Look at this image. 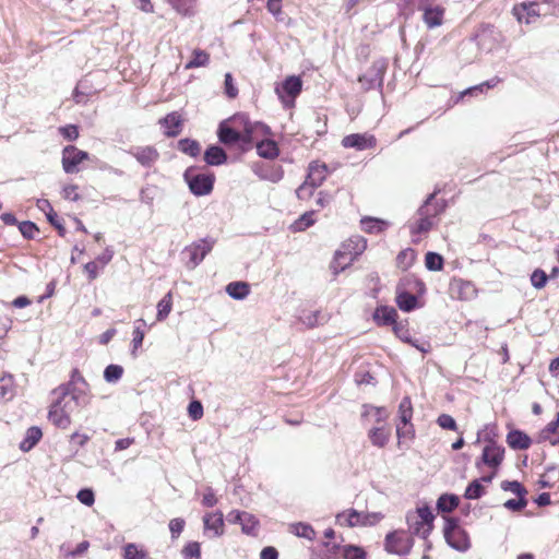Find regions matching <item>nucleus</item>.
<instances>
[{
	"label": "nucleus",
	"instance_id": "obj_1",
	"mask_svg": "<svg viewBox=\"0 0 559 559\" xmlns=\"http://www.w3.org/2000/svg\"><path fill=\"white\" fill-rule=\"evenodd\" d=\"M90 386L79 371H74L70 382L52 391V403L48 412L49 421L60 429H68L71 415L91 403Z\"/></svg>",
	"mask_w": 559,
	"mask_h": 559
},
{
	"label": "nucleus",
	"instance_id": "obj_2",
	"mask_svg": "<svg viewBox=\"0 0 559 559\" xmlns=\"http://www.w3.org/2000/svg\"><path fill=\"white\" fill-rule=\"evenodd\" d=\"M444 210L442 200H437L435 194H430L424 204L417 210L414 216L408 221L412 241L417 243L439 223V215Z\"/></svg>",
	"mask_w": 559,
	"mask_h": 559
},
{
	"label": "nucleus",
	"instance_id": "obj_3",
	"mask_svg": "<svg viewBox=\"0 0 559 559\" xmlns=\"http://www.w3.org/2000/svg\"><path fill=\"white\" fill-rule=\"evenodd\" d=\"M367 248V240L361 236H353L342 243L334 254L331 269L338 274L348 267Z\"/></svg>",
	"mask_w": 559,
	"mask_h": 559
},
{
	"label": "nucleus",
	"instance_id": "obj_4",
	"mask_svg": "<svg viewBox=\"0 0 559 559\" xmlns=\"http://www.w3.org/2000/svg\"><path fill=\"white\" fill-rule=\"evenodd\" d=\"M425 293V284L414 275L403 277L396 287L395 301L399 308L405 312H409L417 308V296Z\"/></svg>",
	"mask_w": 559,
	"mask_h": 559
},
{
	"label": "nucleus",
	"instance_id": "obj_5",
	"mask_svg": "<svg viewBox=\"0 0 559 559\" xmlns=\"http://www.w3.org/2000/svg\"><path fill=\"white\" fill-rule=\"evenodd\" d=\"M435 516L429 507L424 506L406 514L408 530L413 535L426 539L432 531Z\"/></svg>",
	"mask_w": 559,
	"mask_h": 559
},
{
	"label": "nucleus",
	"instance_id": "obj_6",
	"mask_svg": "<svg viewBox=\"0 0 559 559\" xmlns=\"http://www.w3.org/2000/svg\"><path fill=\"white\" fill-rule=\"evenodd\" d=\"M183 178L190 191L197 197L207 195L213 190L214 175L200 171L197 167L187 168Z\"/></svg>",
	"mask_w": 559,
	"mask_h": 559
},
{
	"label": "nucleus",
	"instance_id": "obj_7",
	"mask_svg": "<svg viewBox=\"0 0 559 559\" xmlns=\"http://www.w3.org/2000/svg\"><path fill=\"white\" fill-rule=\"evenodd\" d=\"M444 538L448 545L461 552L471 548V540L467 532L459 524L456 519H447L443 528Z\"/></svg>",
	"mask_w": 559,
	"mask_h": 559
},
{
	"label": "nucleus",
	"instance_id": "obj_8",
	"mask_svg": "<svg viewBox=\"0 0 559 559\" xmlns=\"http://www.w3.org/2000/svg\"><path fill=\"white\" fill-rule=\"evenodd\" d=\"M302 90V81L300 76H287L281 84L275 86V93L282 102L283 106L290 108L295 105L296 97Z\"/></svg>",
	"mask_w": 559,
	"mask_h": 559
},
{
	"label": "nucleus",
	"instance_id": "obj_9",
	"mask_svg": "<svg viewBox=\"0 0 559 559\" xmlns=\"http://www.w3.org/2000/svg\"><path fill=\"white\" fill-rule=\"evenodd\" d=\"M414 539L404 531H394L385 536L384 547L388 552L403 556L411 552Z\"/></svg>",
	"mask_w": 559,
	"mask_h": 559
},
{
	"label": "nucleus",
	"instance_id": "obj_10",
	"mask_svg": "<svg viewBox=\"0 0 559 559\" xmlns=\"http://www.w3.org/2000/svg\"><path fill=\"white\" fill-rule=\"evenodd\" d=\"M213 245L214 242L211 239H200L187 246L182 251V254L188 258L187 266L189 269L197 267L212 250Z\"/></svg>",
	"mask_w": 559,
	"mask_h": 559
},
{
	"label": "nucleus",
	"instance_id": "obj_11",
	"mask_svg": "<svg viewBox=\"0 0 559 559\" xmlns=\"http://www.w3.org/2000/svg\"><path fill=\"white\" fill-rule=\"evenodd\" d=\"M416 5L423 12V20L428 28L443 24L445 9L440 4H431L429 0H416Z\"/></svg>",
	"mask_w": 559,
	"mask_h": 559
},
{
	"label": "nucleus",
	"instance_id": "obj_12",
	"mask_svg": "<svg viewBox=\"0 0 559 559\" xmlns=\"http://www.w3.org/2000/svg\"><path fill=\"white\" fill-rule=\"evenodd\" d=\"M90 159L87 152L73 145H68L62 150V168L67 174H76L80 171V165Z\"/></svg>",
	"mask_w": 559,
	"mask_h": 559
},
{
	"label": "nucleus",
	"instance_id": "obj_13",
	"mask_svg": "<svg viewBox=\"0 0 559 559\" xmlns=\"http://www.w3.org/2000/svg\"><path fill=\"white\" fill-rule=\"evenodd\" d=\"M504 457V448L493 440H488L487 444L483 449L479 461L476 462V466L485 464L490 468L497 469L502 463Z\"/></svg>",
	"mask_w": 559,
	"mask_h": 559
},
{
	"label": "nucleus",
	"instance_id": "obj_14",
	"mask_svg": "<svg viewBox=\"0 0 559 559\" xmlns=\"http://www.w3.org/2000/svg\"><path fill=\"white\" fill-rule=\"evenodd\" d=\"M237 116L233 117L229 120L223 121L219 124L218 139L224 144L231 145L239 141L243 142L245 130L242 132L239 130V128L242 127V122L238 121L234 123L233 120Z\"/></svg>",
	"mask_w": 559,
	"mask_h": 559
},
{
	"label": "nucleus",
	"instance_id": "obj_15",
	"mask_svg": "<svg viewBox=\"0 0 559 559\" xmlns=\"http://www.w3.org/2000/svg\"><path fill=\"white\" fill-rule=\"evenodd\" d=\"M384 72L385 66L383 63H373L362 75L359 76L358 81L365 91L381 87Z\"/></svg>",
	"mask_w": 559,
	"mask_h": 559
},
{
	"label": "nucleus",
	"instance_id": "obj_16",
	"mask_svg": "<svg viewBox=\"0 0 559 559\" xmlns=\"http://www.w3.org/2000/svg\"><path fill=\"white\" fill-rule=\"evenodd\" d=\"M233 121L234 123L242 122L245 129L243 142H251L257 140L258 135H269L271 133L269 126L259 121L251 122L245 115H238Z\"/></svg>",
	"mask_w": 559,
	"mask_h": 559
},
{
	"label": "nucleus",
	"instance_id": "obj_17",
	"mask_svg": "<svg viewBox=\"0 0 559 559\" xmlns=\"http://www.w3.org/2000/svg\"><path fill=\"white\" fill-rule=\"evenodd\" d=\"M377 144L374 135L370 133H353L343 138L342 145L346 148L365 151L373 148Z\"/></svg>",
	"mask_w": 559,
	"mask_h": 559
},
{
	"label": "nucleus",
	"instance_id": "obj_18",
	"mask_svg": "<svg viewBox=\"0 0 559 559\" xmlns=\"http://www.w3.org/2000/svg\"><path fill=\"white\" fill-rule=\"evenodd\" d=\"M204 533L210 537H219L224 533V516L221 511L210 512L203 516Z\"/></svg>",
	"mask_w": 559,
	"mask_h": 559
},
{
	"label": "nucleus",
	"instance_id": "obj_19",
	"mask_svg": "<svg viewBox=\"0 0 559 559\" xmlns=\"http://www.w3.org/2000/svg\"><path fill=\"white\" fill-rule=\"evenodd\" d=\"M513 14L520 23L531 24L539 17L540 13L538 10L537 2L521 3L514 5Z\"/></svg>",
	"mask_w": 559,
	"mask_h": 559
},
{
	"label": "nucleus",
	"instance_id": "obj_20",
	"mask_svg": "<svg viewBox=\"0 0 559 559\" xmlns=\"http://www.w3.org/2000/svg\"><path fill=\"white\" fill-rule=\"evenodd\" d=\"M143 167H152L158 159L159 154L153 146H136L129 151Z\"/></svg>",
	"mask_w": 559,
	"mask_h": 559
},
{
	"label": "nucleus",
	"instance_id": "obj_21",
	"mask_svg": "<svg viewBox=\"0 0 559 559\" xmlns=\"http://www.w3.org/2000/svg\"><path fill=\"white\" fill-rule=\"evenodd\" d=\"M253 173L262 180L278 182L283 178V169L281 166L270 164H255L252 166Z\"/></svg>",
	"mask_w": 559,
	"mask_h": 559
},
{
	"label": "nucleus",
	"instance_id": "obj_22",
	"mask_svg": "<svg viewBox=\"0 0 559 559\" xmlns=\"http://www.w3.org/2000/svg\"><path fill=\"white\" fill-rule=\"evenodd\" d=\"M450 290L453 297L463 300L472 299L476 296L475 286L471 282L461 278H454L451 282Z\"/></svg>",
	"mask_w": 559,
	"mask_h": 559
},
{
	"label": "nucleus",
	"instance_id": "obj_23",
	"mask_svg": "<svg viewBox=\"0 0 559 559\" xmlns=\"http://www.w3.org/2000/svg\"><path fill=\"white\" fill-rule=\"evenodd\" d=\"M368 438L372 445L384 448L391 438V428L388 425L373 426L368 431Z\"/></svg>",
	"mask_w": 559,
	"mask_h": 559
},
{
	"label": "nucleus",
	"instance_id": "obj_24",
	"mask_svg": "<svg viewBox=\"0 0 559 559\" xmlns=\"http://www.w3.org/2000/svg\"><path fill=\"white\" fill-rule=\"evenodd\" d=\"M159 123L167 136H176L181 132L182 118L178 112L174 111L160 119Z\"/></svg>",
	"mask_w": 559,
	"mask_h": 559
},
{
	"label": "nucleus",
	"instance_id": "obj_25",
	"mask_svg": "<svg viewBox=\"0 0 559 559\" xmlns=\"http://www.w3.org/2000/svg\"><path fill=\"white\" fill-rule=\"evenodd\" d=\"M362 417L376 426L386 425L389 412L384 407L364 405Z\"/></svg>",
	"mask_w": 559,
	"mask_h": 559
},
{
	"label": "nucleus",
	"instance_id": "obj_26",
	"mask_svg": "<svg viewBox=\"0 0 559 559\" xmlns=\"http://www.w3.org/2000/svg\"><path fill=\"white\" fill-rule=\"evenodd\" d=\"M324 546L326 547L328 551L332 554H336L337 551H341L344 559H366V554L360 547L356 546H344L340 547L336 544H332L330 542L324 543Z\"/></svg>",
	"mask_w": 559,
	"mask_h": 559
},
{
	"label": "nucleus",
	"instance_id": "obj_27",
	"mask_svg": "<svg viewBox=\"0 0 559 559\" xmlns=\"http://www.w3.org/2000/svg\"><path fill=\"white\" fill-rule=\"evenodd\" d=\"M397 311L393 307L380 306L374 310L373 320L378 325H395Z\"/></svg>",
	"mask_w": 559,
	"mask_h": 559
},
{
	"label": "nucleus",
	"instance_id": "obj_28",
	"mask_svg": "<svg viewBox=\"0 0 559 559\" xmlns=\"http://www.w3.org/2000/svg\"><path fill=\"white\" fill-rule=\"evenodd\" d=\"M507 443L514 450H526L532 444V439L525 432L514 429L507 435Z\"/></svg>",
	"mask_w": 559,
	"mask_h": 559
},
{
	"label": "nucleus",
	"instance_id": "obj_29",
	"mask_svg": "<svg viewBox=\"0 0 559 559\" xmlns=\"http://www.w3.org/2000/svg\"><path fill=\"white\" fill-rule=\"evenodd\" d=\"M328 175V167L325 164H321L319 162H313L309 166V171L307 176L308 183L312 185V187H319Z\"/></svg>",
	"mask_w": 559,
	"mask_h": 559
},
{
	"label": "nucleus",
	"instance_id": "obj_30",
	"mask_svg": "<svg viewBox=\"0 0 559 559\" xmlns=\"http://www.w3.org/2000/svg\"><path fill=\"white\" fill-rule=\"evenodd\" d=\"M361 520L362 512H358L355 509L345 510L336 515V522L342 526H361Z\"/></svg>",
	"mask_w": 559,
	"mask_h": 559
},
{
	"label": "nucleus",
	"instance_id": "obj_31",
	"mask_svg": "<svg viewBox=\"0 0 559 559\" xmlns=\"http://www.w3.org/2000/svg\"><path fill=\"white\" fill-rule=\"evenodd\" d=\"M146 322L144 319H139L134 322L131 342V355L136 357L138 349L142 346L145 336Z\"/></svg>",
	"mask_w": 559,
	"mask_h": 559
},
{
	"label": "nucleus",
	"instance_id": "obj_32",
	"mask_svg": "<svg viewBox=\"0 0 559 559\" xmlns=\"http://www.w3.org/2000/svg\"><path fill=\"white\" fill-rule=\"evenodd\" d=\"M43 432L40 428L33 426L26 430L24 439L20 443V449L23 452L32 450L41 439Z\"/></svg>",
	"mask_w": 559,
	"mask_h": 559
},
{
	"label": "nucleus",
	"instance_id": "obj_33",
	"mask_svg": "<svg viewBox=\"0 0 559 559\" xmlns=\"http://www.w3.org/2000/svg\"><path fill=\"white\" fill-rule=\"evenodd\" d=\"M15 395L14 380L11 374L0 373V401H9Z\"/></svg>",
	"mask_w": 559,
	"mask_h": 559
},
{
	"label": "nucleus",
	"instance_id": "obj_34",
	"mask_svg": "<svg viewBox=\"0 0 559 559\" xmlns=\"http://www.w3.org/2000/svg\"><path fill=\"white\" fill-rule=\"evenodd\" d=\"M204 160L211 166H218L227 160V155L222 147L212 145L205 151Z\"/></svg>",
	"mask_w": 559,
	"mask_h": 559
},
{
	"label": "nucleus",
	"instance_id": "obj_35",
	"mask_svg": "<svg viewBox=\"0 0 559 559\" xmlns=\"http://www.w3.org/2000/svg\"><path fill=\"white\" fill-rule=\"evenodd\" d=\"M226 293L236 300H243L250 293L246 282H231L226 286Z\"/></svg>",
	"mask_w": 559,
	"mask_h": 559
},
{
	"label": "nucleus",
	"instance_id": "obj_36",
	"mask_svg": "<svg viewBox=\"0 0 559 559\" xmlns=\"http://www.w3.org/2000/svg\"><path fill=\"white\" fill-rule=\"evenodd\" d=\"M289 532L298 537L306 538L310 542L316 539L317 533L313 527L304 522L293 523L289 525Z\"/></svg>",
	"mask_w": 559,
	"mask_h": 559
},
{
	"label": "nucleus",
	"instance_id": "obj_37",
	"mask_svg": "<svg viewBox=\"0 0 559 559\" xmlns=\"http://www.w3.org/2000/svg\"><path fill=\"white\" fill-rule=\"evenodd\" d=\"M257 152L263 158L273 159L278 155L280 151L273 140H262L257 144Z\"/></svg>",
	"mask_w": 559,
	"mask_h": 559
},
{
	"label": "nucleus",
	"instance_id": "obj_38",
	"mask_svg": "<svg viewBox=\"0 0 559 559\" xmlns=\"http://www.w3.org/2000/svg\"><path fill=\"white\" fill-rule=\"evenodd\" d=\"M361 228L368 234H380L386 229L389 224L385 221H381L373 217H366L361 219Z\"/></svg>",
	"mask_w": 559,
	"mask_h": 559
},
{
	"label": "nucleus",
	"instance_id": "obj_39",
	"mask_svg": "<svg viewBox=\"0 0 559 559\" xmlns=\"http://www.w3.org/2000/svg\"><path fill=\"white\" fill-rule=\"evenodd\" d=\"M123 559H147V551L135 543H128L122 547Z\"/></svg>",
	"mask_w": 559,
	"mask_h": 559
},
{
	"label": "nucleus",
	"instance_id": "obj_40",
	"mask_svg": "<svg viewBox=\"0 0 559 559\" xmlns=\"http://www.w3.org/2000/svg\"><path fill=\"white\" fill-rule=\"evenodd\" d=\"M210 55L201 49H194L192 51V58L186 63L185 69L190 70L194 68L205 67L209 64Z\"/></svg>",
	"mask_w": 559,
	"mask_h": 559
},
{
	"label": "nucleus",
	"instance_id": "obj_41",
	"mask_svg": "<svg viewBox=\"0 0 559 559\" xmlns=\"http://www.w3.org/2000/svg\"><path fill=\"white\" fill-rule=\"evenodd\" d=\"M316 223V212L309 211L304 213L297 221L290 226L293 231H304Z\"/></svg>",
	"mask_w": 559,
	"mask_h": 559
},
{
	"label": "nucleus",
	"instance_id": "obj_42",
	"mask_svg": "<svg viewBox=\"0 0 559 559\" xmlns=\"http://www.w3.org/2000/svg\"><path fill=\"white\" fill-rule=\"evenodd\" d=\"M460 499L455 495H441L437 501V508L440 512H451L459 506Z\"/></svg>",
	"mask_w": 559,
	"mask_h": 559
},
{
	"label": "nucleus",
	"instance_id": "obj_43",
	"mask_svg": "<svg viewBox=\"0 0 559 559\" xmlns=\"http://www.w3.org/2000/svg\"><path fill=\"white\" fill-rule=\"evenodd\" d=\"M167 3L181 15H191L195 5V0H166Z\"/></svg>",
	"mask_w": 559,
	"mask_h": 559
},
{
	"label": "nucleus",
	"instance_id": "obj_44",
	"mask_svg": "<svg viewBox=\"0 0 559 559\" xmlns=\"http://www.w3.org/2000/svg\"><path fill=\"white\" fill-rule=\"evenodd\" d=\"M173 308L171 293H167L157 304V321H164L170 313Z\"/></svg>",
	"mask_w": 559,
	"mask_h": 559
},
{
	"label": "nucleus",
	"instance_id": "obj_45",
	"mask_svg": "<svg viewBox=\"0 0 559 559\" xmlns=\"http://www.w3.org/2000/svg\"><path fill=\"white\" fill-rule=\"evenodd\" d=\"M413 417V407L409 397H404L399 406V424H409Z\"/></svg>",
	"mask_w": 559,
	"mask_h": 559
},
{
	"label": "nucleus",
	"instance_id": "obj_46",
	"mask_svg": "<svg viewBox=\"0 0 559 559\" xmlns=\"http://www.w3.org/2000/svg\"><path fill=\"white\" fill-rule=\"evenodd\" d=\"M179 150L192 157L198 156L201 153V145L199 142L190 139H182L178 143Z\"/></svg>",
	"mask_w": 559,
	"mask_h": 559
},
{
	"label": "nucleus",
	"instance_id": "obj_47",
	"mask_svg": "<svg viewBox=\"0 0 559 559\" xmlns=\"http://www.w3.org/2000/svg\"><path fill=\"white\" fill-rule=\"evenodd\" d=\"M240 525L245 534L255 535L259 522L252 514L246 512L245 515H242Z\"/></svg>",
	"mask_w": 559,
	"mask_h": 559
},
{
	"label": "nucleus",
	"instance_id": "obj_48",
	"mask_svg": "<svg viewBox=\"0 0 559 559\" xmlns=\"http://www.w3.org/2000/svg\"><path fill=\"white\" fill-rule=\"evenodd\" d=\"M123 374V368L120 365H109L104 370V379L108 383L118 382Z\"/></svg>",
	"mask_w": 559,
	"mask_h": 559
},
{
	"label": "nucleus",
	"instance_id": "obj_49",
	"mask_svg": "<svg viewBox=\"0 0 559 559\" xmlns=\"http://www.w3.org/2000/svg\"><path fill=\"white\" fill-rule=\"evenodd\" d=\"M499 82L500 79L493 78L476 86L469 87L461 94V98H463L466 95H477L478 93H483L485 90L495 87Z\"/></svg>",
	"mask_w": 559,
	"mask_h": 559
},
{
	"label": "nucleus",
	"instance_id": "obj_50",
	"mask_svg": "<svg viewBox=\"0 0 559 559\" xmlns=\"http://www.w3.org/2000/svg\"><path fill=\"white\" fill-rule=\"evenodd\" d=\"M416 252L413 249L401 251L396 258L397 265L403 270L408 269L415 261Z\"/></svg>",
	"mask_w": 559,
	"mask_h": 559
},
{
	"label": "nucleus",
	"instance_id": "obj_51",
	"mask_svg": "<svg viewBox=\"0 0 559 559\" xmlns=\"http://www.w3.org/2000/svg\"><path fill=\"white\" fill-rule=\"evenodd\" d=\"M485 493V488L479 479L473 480L466 488L464 497L466 499H478Z\"/></svg>",
	"mask_w": 559,
	"mask_h": 559
},
{
	"label": "nucleus",
	"instance_id": "obj_52",
	"mask_svg": "<svg viewBox=\"0 0 559 559\" xmlns=\"http://www.w3.org/2000/svg\"><path fill=\"white\" fill-rule=\"evenodd\" d=\"M425 265L429 271H440L443 267V259L438 253L428 252L425 258Z\"/></svg>",
	"mask_w": 559,
	"mask_h": 559
},
{
	"label": "nucleus",
	"instance_id": "obj_53",
	"mask_svg": "<svg viewBox=\"0 0 559 559\" xmlns=\"http://www.w3.org/2000/svg\"><path fill=\"white\" fill-rule=\"evenodd\" d=\"M183 559H201V546L198 542H190L182 548Z\"/></svg>",
	"mask_w": 559,
	"mask_h": 559
},
{
	"label": "nucleus",
	"instance_id": "obj_54",
	"mask_svg": "<svg viewBox=\"0 0 559 559\" xmlns=\"http://www.w3.org/2000/svg\"><path fill=\"white\" fill-rule=\"evenodd\" d=\"M501 488L504 491H510L516 495L518 497H525L527 493V490L516 480H504L501 483Z\"/></svg>",
	"mask_w": 559,
	"mask_h": 559
},
{
	"label": "nucleus",
	"instance_id": "obj_55",
	"mask_svg": "<svg viewBox=\"0 0 559 559\" xmlns=\"http://www.w3.org/2000/svg\"><path fill=\"white\" fill-rule=\"evenodd\" d=\"M384 514L381 512H362L361 526H373L381 522Z\"/></svg>",
	"mask_w": 559,
	"mask_h": 559
},
{
	"label": "nucleus",
	"instance_id": "obj_56",
	"mask_svg": "<svg viewBox=\"0 0 559 559\" xmlns=\"http://www.w3.org/2000/svg\"><path fill=\"white\" fill-rule=\"evenodd\" d=\"M19 229L21 234L27 239H33L38 234L37 226L29 221L22 222L19 226Z\"/></svg>",
	"mask_w": 559,
	"mask_h": 559
},
{
	"label": "nucleus",
	"instance_id": "obj_57",
	"mask_svg": "<svg viewBox=\"0 0 559 559\" xmlns=\"http://www.w3.org/2000/svg\"><path fill=\"white\" fill-rule=\"evenodd\" d=\"M547 280V274L540 269L535 270L531 275V283L537 289L545 287Z\"/></svg>",
	"mask_w": 559,
	"mask_h": 559
},
{
	"label": "nucleus",
	"instance_id": "obj_58",
	"mask_svg": "<svg viewBox=\"0 0 559 559\" xmlns=\"http://www.w3.org/2000/svg\"><path fill=\"white\" fill-rule=\"evenodd\" d=\"M437 424L442 428L447 430L457 431V425L454 418L451 415L448 414H441L437 418Z\"/></svg>",
	"mask_w": 559,
	"mask_h": 559
},
{
	"label": "nucleus",
	"instance_id": "obj_59",
	"mask_svg": "<svg viewBox=\"0 0 559 559\" xmlns=\"http://www.w3.org/2000/svg\"><path fill=\"white\" fill-rule=\"evenodd\" d=\"M320 318L321 316L319 311H308L300 317V320L306 326L313 328L320 324Z\"/></svg>",
	"mask_w": 559,
	"mask_h": 559
},
{
	"label": "nucleus",
	"instance_id": "obj_60",
	"mask_svg": "<svg viewBox=\"0 0 559 559\" xmlns=\"http://www.w3.org/2000/svg\"><path fill=\"white\" fill-rule=\"evenodd\" d=\"M36 205L46 215L48 222H52V217H56V212L50 202L46 199H38Z\"/></svg>",
	"mask_w": 559,
	"mask_h": 559
},
{
	"label": "nucleus",
	"instance_id": "obj_61",
	"mask_svg": "<svg viewBox=\"0 0 559 559\" xmlns=\"http://www.w3.org/2000/svg\"><path fill=\"white\" fill-rule=\"evenodd\" d=\"M526 504H527V500L525 497H518V499H510L503 503L504 508H507L508 510L514 511V512L523 510L526 507Z\"/></svg>",
	"mask_w": 559,
	"mask_h": 559
},
{
	"label": "nucleus",
	"instance_id": "obj_62",
	"mask_svg": "<svg viewBox=\"0 0 559 559\" xmlns=\"http://www.w3.org/2000/svg\"><path fill=\"white\" fill-rule=\"evenodd\" d=\"M59 132L64 139L69 141H74L79 138V129L75 124L60 127Z\"/></svg>",
	"mask_w": 559,
	"mask_h": 559
},
{
	"label": "nucleus",
	"instance_id": "obj_63",
	"mask_svg": "<svg viewBox=\"0 0 559 559\" xmlns=\"http://www.w3.org/2000/svg\"><path fill=\"white\" fill-rule=\"evenodd\" d=\"M396 435L400 440L402 439H411L414 436V428L412 423L409 424H397L396 425Z\"/></svg>",
	"mask_w": 559,
	"mask_h": 559
},
{
	"label": "nucleus",
	"instance_id": "obj_64",
	"mask_svg": "<svg viewBox=\"0 0 559 559\" xmlns=\"http://www.w3.org/2000/svg\"><path fill=\"white\" fill-rule=\"evenodd\" d=\"M185 524H186L185 520L181 518H176V519L170 520L169 531L171 533V538L176 539L181 534V532L183 531Z\"/></svg>",
	"mask_w": 559,
	"mask_h": 559
}]
</instances>
